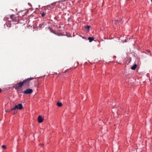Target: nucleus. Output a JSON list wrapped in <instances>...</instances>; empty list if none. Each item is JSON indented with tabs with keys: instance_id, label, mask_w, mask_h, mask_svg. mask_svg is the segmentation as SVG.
<instances>
[{
	"instance_id": "nucleus-1",
	"label": "nucleus",
	"mask_w": 152,
	"mask_h": 152,
	"mask_svg": "<svg viewBox=\"0 0 152 152\" xmlns=\"http://www.w3.org/2000/svg\"><path fill=\"white\" fill-rule=\"evenodd\" d=\"M34 79L33 77H31L24 80L23 81V86L25 87H28L32 85V82H31V80Z\"/></svg>"
},
{
	"instance_id": "nucleus-2",
	"label": "nucleus",
	"mask_w": 152,
	"mask_h": 152,
	"mask_svg": "<svg viewBox=\"0 0 152 152\" xmlns=\"http://www.w3.org/2000/svg\"><path fill=\"white\" fill-rule=\"evenodd\" d=\"M23 108L22 105L21 104H19L18 105H16L14 107L12 108L10 111L14 110V113L15 114L17 113L16 110L19 109L21 110Z\"/></svg>"
},
{
	"instance_id": "nucleus-3",
	"label": "nucleus",
	"mask_w": 152,
	"mask_h": 152,
	"mask_svg": "<svg viewBox=\"0 0 152 152\" xmlns=\"http://www.w3.org/2000/svg\"><path fill=\"white\" fill-rule=\"evenodd\" d=\"M23 86V83L22 82H20L17 83H16L14 87L16 90H17L20 87H22Z\"/></svg>"
},
{
	"instance_id": "nucleus-4",
	"label": "nucleus",
	"mask_w": 152,
	"mask_h": 152,
	"mask_svg": "<svg viewBox=\"0 0 152 152\" xmlns=\"http://www.w3.org/2000/svg\"><path fill=\"white\" fill-rule=\"evenodd\" d=\"M33 92V90L31 89H28L23 91V93L26 94H30Z\"/></svg>"
},
{
	"instance_id": "nucleus-5",
	"label": "nucleus",
	"mask_w": 152,
	"mask_h": 152,
	"mask_svg": "<svg viewBox=\"0 0 152 152\" xmlns=\"http://www.w3.org/2000/svg\"><path fill=\"white\" fill-rule=\"evenodd\" d=\"M10 19L13 22L16 21L17 20V18L14 15H12L10 16Z\"/></svg>"
},
{
	"instance_id": "nucleus-6",
	"label": "nucleus",
	"mask_w": 152,
	"mask_h": 152,
	"mask_svg": "<svg viewBox=\"0 0 152 152\" xmlns=\"http://www.w3.org/2000/svg\"><path fill=\"white\" fill-rule=\"evenodd\" d=\"M44 120V119L42 117V116L40 115H39L38 118V121L39 123H41Z\"/></svg>"
},
{
	"instance_id": "nucleus-7",
	"label": "nucleus",
	"mask_w": 152,
	"mask_h": 152,
	"mask_svg": "<svg viewBox=\"0 0 152 152\" xmlns=\"http://www.w3.org/2000/svg\"><path fill=\"white\" fill-rule=\"evenodd\" d=\"M137 67V64H134L133 65V66H132L131 67V69H132L133 70H134L136 69Z\"/></svg>"
},
{
	"instance_id": "nucleus-8",
	"label": "nucleus",
	"mask_w": 152,
	"mask_h": 152,
	"mask_svg": "<svg viewBox=\"0 0 152 152\" xmlns=\"http://www.w3.org/2000/svg\"><path fill=\"white\" fill-rule=\"evenodd\" d=\"M88 39L89 40L90 42H91L94 40V38L93 37H89L88 38Z\"/></svg>"
},
{
	"instance_id": "nucleus-9",
	"label": "nucleus",
	"mask_w": 152,
	"mask_h": 152,
	"mask_svg": "<svg viewBox=\"0 0 152 152\" xmlns=\"http://www.w3.org/2000/svg\"><path fill=\"white\" fill-rule=\"evenodd\" d=\"M6 25L7 26L9 27H11V24L10 22H8L6 23Z\"/></svg>"
},
{
	"instance_id": "nucleus-10",
	"label": "nucleus",
	"mask_w": 152,
	"mask_h": 152,
	"mask_svg": "<svg viewBox=\"0 0 152 152\" xmlns=\"http://www.w3.org/2000/svg\"><path fill=\"white\" fill-rule=\"evenodd\" d=\"M57 105L59 107H61L62 106V104L61 103L58 102L57 103Z\"/></svg>"
},
{
	"instance_id": "nucleus-11",
	"label": "nucleus",
	"mask_w": 152,
	"mask_h": 152,
	"mask_svg": "<svg viewBox=\"0 0 152 152\" xmlns=\"http://www.w3.org/2000/svg\"><path fill=\"white\" fill-rule=\"evenodd\" d=\"M90 28V26H88L86 27V30L87 31H89V28Z\"/></svg>"
},
{
	"instance_id": "nucleus-12",
	"label": "nucleus",
	"mask_w": 152,
	"mask_h": 152,
	"mask_svg": "<svg viewBox=\"0 0 152 152\" xmlns=\"http://www.w3.org/2000/svg\"><path fill=\"white\" fill-rule=\"evenodd\" d=\"M40 14L42 17H44L45 15V13L44 12H42L40 13Z\"/></svg>"
},
{
	"instance_id": "nucleus-13",
	"label": "nucleus",
	"mask_w": 152,
	"mask_h": 152,
	"mask_svg": "<svg viewBox=\"0 0 152 152\" xmlns=\"http://www.w3.org/2000/svg\"><path fill=\"white\" fill-rule=\"evenodd\" d=\"M1 147L3 148V149H6V146L5 145H2Z\"/></svg>"
},
{
	"instance_id": "nucleus-14",
	"label": "nucleus",
	"mask_w": 152,
	"mask_h": 152,
	"mask_svg": "<svg viewBox=\"0 0 152 152\" xmlns=\"http://www.w3.org/2000/svg\"><path fill=\"white\" fill-rule=\"evenodd\" d=\"M34 86L36 87H38V84L36 82H35V84H34Z\"/></svg>"
},
{
	"instance_id": "nucleus-15",
	"label": "nucleus",
	"mask_w": 152,
	"mask_h": 152,
	"mask_svg": "<svg viewBox=\"0 0 152 152\" xmlns=\"http://www.w3.org/2000/svg\"><path fill=\"white\" fill-rule=\"evenodd\" d=\"M1 88H0V93H1Z\"/></svg>"
},
{
	"instance_id": "nucleus-16",
	"label": "nucleus",
	"mask_w": 152,
	"mask_h": 152,
	"mask_svg": "<svg viewBox=\"0 0 152 152\" xmlns=\"http://www.w3.org/2000/svg\"><path fill=\"white\" fill-rule=\"evenodd\" d=\"M40 145H41L42 146L43 145V144H40Z\"/></svg>"
},
{
	"instance_id": "nucleus-17",
	"label": "nucleus",
	"mask_w": 152,
	"mask_h": 152,
	"mask_svg": "<svg viewBox=\"0 0 152 152\" xmlns=\"http://www.w3.org/2000/svg\"><path fill=\"white\" fill-rule=\"evenodd\" d=\"M59 2V1H58V2ZM58 2V1H57V2H56V3H57Z\"/></svg>"
},
{
	"instance_id": "nucleus-18",
	"label": "nucleus",
	"mask_w": 152,
	"mask_h": 152,
	"mask_svg": "<svg viewBox=\"0 0 152 152\" xmlns=\"http://www.w3.org/2000/svg\"><path fill=\"white\" fill-rule=\"evenodd\" d=\"M151 2H152V0H151Z\"/></svg>"
}]
</instances>
